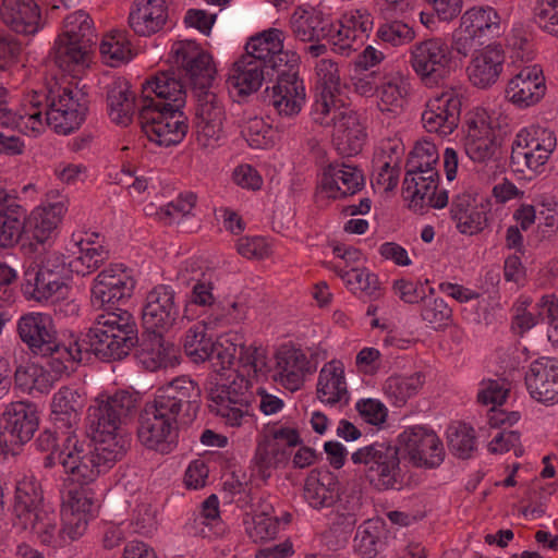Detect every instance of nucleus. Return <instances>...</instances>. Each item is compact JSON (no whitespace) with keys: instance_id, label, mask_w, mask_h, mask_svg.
Returning a JSON list of instances; mask_svg holds the SVG:
<instances>
[{"instance_id":"1","label":"nucleus","mask_w":558,"mask_h":558,"mask_svg":"<svg viewBox=\"0 0 558 558\" xmlns=\"http://www.w3.org/2000/svg\"><path fill=\"white\" fill-rule=\"evenodd\" d=\"M186 92L173 69L158 71L142 84L138 121L150 142L170 147L186 135L187 119L181 110Z\"/></svg>"},{"instance_id":"2","label":"nucleus","mask_w":558,"mask_h":558,"mask_svg":"<svg viewBox=\"0 0 558 558\" xmlns=\"http://www.w3.org/2000/svg\"><path fill=\"white\" fill-rule=\"evenodd\" d=\"M85 104L78 92L70 88L26 94L15 111L2 108L0 122L5 128L17 129L28 136L40 135L47 125L56 133L70 134L77 130L85 116Z\"/></svg>"},{"instance_id":"3","label":"nucleus","mask_w":558,"mask_h":558,"mask_svg":"<svg viewBox=\"0 0 558 558\" xmlns=\"http://www.w3.org/2000/svg\"><path fill=\"white\" fill-rule=\"evenodd\" d=\"M86 421V434L94 445L88 454H84V442L78 439L75 432L66 433L57 445L53 433L49 430L41 433L38 438L43 450L52 448L46 465L52 466L58 463L73 481L85 484L94 482L105 464V405L101 396H98L88 408Z\"/></svg>"},{"instance_id":"4","label":"nucleus","mask_w":558,"mask_h":558,"mask_svg":"<svg viewBox=\"0 0 558 558\" xmlns=\"http://www.w3.org/2000/svg\"><path fill=\"white\" fill-rule=\"evenodd\" d=\"M104 313L97 315L84 339V349L63 347L57 349V355H50L48 368L35 362L17 366L14 373L16 387L28 395L47 393L63 375L74 372L85 355L94 354L101 359L105 337Z\"/></svg>"},{"instance_id":"5","label":"nucleus","mask_w":558,"mask_h":558,"mask_svg":"<svg viewBox=\"0 0 558 558\" xmlns=\"http://www.w3.org/2000/svg\"><path fill=\"white\" fill-rule=\"evenodd\" d=\"M96 43L93 21L83 11L69 14L61 33L54 39L51 57L57 66L74 78H81L92 68L90 46Z\"/></svg>"},{"instance_id":"6","label":"nucleus","mask_w":558,"mask_h":558,"mask_svg":"<svg viewBox=\"0 0 558 558\" xmlns=\"http://www.w3.org/2000/svg\"><path fill=\"white\" fill-rule=\"evenodd\" d=\"M300 57L294 51L281 49L267 60L266 71L277 73L269 102L280 116L291 117L301 111L305 100L303 81L299 78Z\"/></svg>"},{"instance_id":"7","label":"nucleus","mask_w":558,"mask_h":558,"mask_svg":"<svg viewBox=\"0 0 558 558\" xmlns=\"http://www.w3.org/2000/svg\"><path fill=\"white\" fill-rule=\"evenodd\" d=\"M40 416L29 401L9 402L0 416V461L20 453L39 428Z\"/></svg>"},{"instance_id":"8","label":"nucleus","mask_w":558,"mask_h":558,"mask_svg":"<svg viewBox=\"0 0 558 558\" xmlns=\"http://www.w3.org/2000/svg\"><path fill=\"white\" fill-rule=\"evenodd\" d=\"M252 384L243 375L234 374L233 378H222L217 374L215 380L208 381V398L215 403L210 411L236 426L244 415H252V403L256 398L251 390Z\"/></svg>"},{"instance_id":"9","label":"nucleus","mask_w":558,"mask_h":558,"mask_svg":"<svg viewBox=\"0 0 558 558\" xmlns=\"http://www.w3.org/2000/svg\"><path fill=\"white\" fill-rule=\"evenodd\" d=\"M400 449L398 440L375 441L353 452L351 460L369 465L367 477L378 489H396L401 485Z\"/></svg>"},{"instance_id":"10","label":"nucleus","mask_w":558,"mask_h":558,"mask_svg":"<svg viewBox=\"0 0 558 558\" xmlns=\"http://www.w3.org/2000/svg\"><path fill=\"white\" fill-rule=\"evenodd\" d=\"M17 332L21 340L34 352L57 355V349L74 347L84 349L78 336L70 329L61 332L58 341V331L52 317L47 313L29 312L17 320Z\"/></svg>"},{"instance_id":"11","label":"nucleus","mask_w":558,"mask_h":558,"mask_svg":"<svg viewBox=\"0 0 558 558\" xmlns=\"http://www.w3.org/2000/svg\"><path fill=\"white\" fill-rule=\"evenodd\" d=\"M411 65L428 87L438 85L454 71L450 47L440 37L416 43L411 50Z\"/></svg>"},{"instance_id":"12","label":"nucleus","mask_w":558,"mask_h":558,"mask_svg":"<svg viewBox=\"0 0 558 558\" xmlns=\"http://www.w3.org/2000/svg\"><path fill=\"white\" fill-rule=\"evenodd\" d=\"M180 424L179 418L161 409L157 402L146 403L140 418L138 439L146 448L168 454L175 447L174 438Z\"/></svg>"},{"instance_id":"13","label":"nucleus","mask_w":558,"mask_h":558,"mask_svg":"<svg viewBox=\"0 0 558 558\" xmlns=\"http://www.w3.org/2000/svg\"><path fill=\"white\" fill-rule=\"evenodd\" d=\"M202 391L198 384L187 376H180L159 388L154 401L161 409L181 421V425L192 423L201 408Z\"/></svg>"},{"instance_id":"14","label":"nucleus","mask_w":558,"mask_h":558,"mask_svg":"<svg viewBox=\"0 0 558 558\" xmlns=\"http://www.w3.org/2000/svg\"><path fill=\"white\" fill-rule=\"evenodd\" d=\"M171 62L189 76L193 89L210 88L216 74L213 57L190 41H179L172 47Z\"/></svg>"},{"instance_id":"15","label":"nucleus","mask_w":558,"mask_h":558,"mask_svg":"<svg viewBox=\"0 0 558 558\" xmlns=\"http://www.w3.org/2000/svg\"><path fill=\"white\" fill-rule=\"evenodd\" d=\"M398 444L415 466L432 469L444 461L442 442L432 429L412 426L398 436Z\"/></svg>"},{"instance_id":"16","label":"nucleus","mask_w":558,"mask_h":558,"mask_svg":"<svg viewBox=\"0 0 558 558\" xmlns=\"http://www.w3.org/2000/svg\"><path fill=\"white\" fill-rule=\"evenodd\" d=\"M179 314L174 289L168 284H157L146 294L142 311L143 329L167 332Z\"/></svg>"},{"instance_id":"17","label":"nucleus","mask_w":558,"mask_h":558,"mask_svg":"<svg viewBox=\"0 0 558 558\" xmlns=\"http://www.w3.org/2000/svg\"><path fill=\"white\" fill-rule=\"evenodd\" d=\"M99 506L90 489L80 486L69 489L63 496L62 521L72 538H80L88 523L96 517Z\"/></svg>"},{"instance_id":"18","label":"nucleus","mask_w":558,"mask_h":558,"mask_svg":"<svg viewBox=\"0 0 558 558\" xmlns=\"http://www.w3.org/2000/svg\"><path fill=\"white\" fill-rule=\"evenodd\" d=\"M461 112V99L453 92H444L426 104L422 122L427 132L447 135L458 126Z\"/></svg>"},{"instance_id":"19","label":"nucleus","mask_w":558,"mask_h":558,"mask_svg":"<svg viewBox=\"0 0 558 558\" xmlns=\"http://www.w3.org/2000/svg\"><path fill=\"white\" fill-rule=\"evenodd\" d=\"M553 143L543 145L538 138L531 137L526 131H521L512 143L510 167L514 172L519 173H536L539 172L548 160L553 148Z\"/></svg>"},{"instance_id":"20","label":"nucleus","mask_w":558,"mask_h":558,"mask_svg":"<svg viewBox=\"0 0 558 558\" xmlns=\"http://www.w3.org/2000/svg\"><path fill=\"white\" fill-rule=\"evenodd\" d=\"M165 332L143 329L137 350L138 362L146 371L156 372L161 368L174 367L179 359L174 345L167 342Z\"/></svg>"},{"instance_id":"21","label":"nucleus","mask_w":558,"mask_h":558,"mask_svg":"<svg viewBox=\"0 0 558 558\" xmlns=\"http://www.w3.org/2000/svg\"><path fill=\"white\" fill-rule=\"evenodd\" d=\"M524 380L533 399L539 402L558 399V359L542 356L533 361Z\"/></svg>"},{"instance_id":"22","label":"nucleus","mask_w":558,"mask_h":558,"mask_svg":"<svg viewBox=\"0 0 558 558\" xmlns=\"http://www.w3.org/2000/svg\"><path fill=\"white\" fill-rule=\"evenodd\" d=\"M48 508L43 506L40 484L33 474H24L17 481L14 492V525L29 526L31 520L40 515Z\"/></svg>"},{"instance_id":"23","label":"nucleus","mask_w":558,"mask_h":558,"mask_svg":"<svg viewBox=\"0 0 558 558\" xmlns=\"http://www.w3.org/2000/svg\"><path fill=\"white\" fill-rule=\"evenodd\" d=\"M105 236L92 231H77L72 234L69 251L77 255L69 266L83 276L96 270L104 260Z\"/></svg>"},{"instance_id":"24","label":"nucleus","mask_w":558,"mask_h":558,"mask_svg":"<svg viewBox=\"0 0 558 558\" xmlns=\"http://www.w3.org/2000/svg\"><path fill=\"white\" fill-rule=\"evenodd\" d=\"M66 211L68 203L63 199L39 205L25 216V231L37 243H47L57 234Z\"/></svg>"},{"instance_id":"25","label":"nucleus","mask_w":558,"mask_h":558,"mask_svg":"<svg viewBox=\"0 0 558 558\" xmlns=\"http://www.w3.org/2000/svg\"><path fill=\"white\" fill-rule=\"evenodd\" d=\"M303 498L315 510L335 506L340 500L337 476L326 469H313L304 481Z\"/></svg>"},{"instance_id":"26","label":"nucleus","mask_w":558,"mask_h":558,"mask_svg":"<svg viewBox=\"0 0 558 558\" xmlns=\"http://www.w3.org/2000/svg\"><path fill=\"white\" fill-rule=\"evenodd\" d=\"M546 85L539 66H525L508 83L506 97L519 107L538 102L545 95Z\"/></svg>"},{"instance_id":"27","label":"nucleus","mask_w":558,"mask_h":558,"mask_svg":"<svg viewBox=\"0 0 558 558\" xmlns=\"http://www.w3.org/2000/svg\"><path fill=\"white\" fill-rule=\"evenodd\" d=\"M332 142L338 153L342 156H353L361 151L365 132L359 116L352 110L333 112Z\"/></svg>"},{"instance_id":"28","label":"nucleus","mask_w":558,"mask_h":558,"mask_svg":"<svg viewBox=\"0 0 558 558\" xmlns=\"http://www.w3.org/2000/svg\"><path fill=\"white\" fill-rule=\"evenodd\" d=\"M504 62L505 52L500 45H488L475 50L468 66L470 81L480 88L495 84L502 72Z\"/></svg>"},{"instance_id":"29","label":"nucleus","mask_w":558,"mask_h":558,"mask_svg":"<svg viewBox=\"0 0 558 558\" xmlns=\"http://www.w3.org/2000/svg\"><path fill=\"white\" fill-rule=\"evenodd\" d=\"M363 186L364 175L354 166L345 162H331L324 169L322 187L330 192L329 197L343 198L361 191Z\"/></svg>"},{"instance_id":"30","label":"nucleus","mask_w":558,"mask_h":558,"mask_svg":"<svg viewBox=\"0 0 558 558\" xmlns=\"http://www.w3.org/2000/svg\"><path fill=\"white\" fill-rule=\"evenodd\" d=\"M1 19L14 32L34 35L43 27L39 4L34 0H3Z\"/></svg>"},{"instance_id":"31","label":"nucleus","mask_w":558,"mask_h":558,"mask_svg":"<svg viewBox=\"0 0 558 558\" xmlns=\"http://www.w3.org/2000/svg\"><path fill=\"white\" fill-rule=\"evenodd\" d=\"M265 66V63L244 53L233 63L228 82L236 90L239 97H247L259 89L265 75H269Z\"/></svg>"},{"instance_id":"32","label":"nucleus","mask_w":558,"mask_h":558,"mask_svg":"<svg viewBox=\"0 0 558 558\" xmlns=\"http://www.w3.org/2000/svg\"><path fill=\"white\" fill-rule=\"evenodd\" d=\"M135 7L130 13L129 24L140 36L159 32L168 20L165 0H135Z\"/></svg>"},{"instance_id":"33","label":"nucleus","mask_w":558,"mask_h":558,"mask_svg":"<svg viewBox=\"0 0 558 558\" xmlns=\"http://www.w3.org/2000/svg\"><path fill=\"white\" fill-rule=\"evenodd\" d=\"M277 368L283 386L291 390H298L304 383V376L313 372L306 355L300 349L281 347L276 352Z\"/></svg>"},{"instance_id":"34","label":"nucleus","mask_w":558,"mask_h":558,"mask_svg":"<svg viewBox=\"0 0 558 558\" xmlns=\"http://www.w3.org/2000/svg\"><path fill=\"white\" fill-rule=\"evenodd\" d=\"M195 97L198 132L208 138H218L225 119L222 104L209 88L197 90Z\"/></svg>"},{"instance_id":"35","label":"nucleus","mask_w":558,"mask_h":558,"mask_svg":"<svg viewBox=\"0 0 558 558\" xmlns=\"http://www.w3.org/2000/svg\"><path fill=\"white\" fill-rule=\"evenodd\" d=\"M70 279V274L51 277H34L36 299L39 301L45 300L51 303H60L59 311L64 313V315H77L80 311L77 303L74 301L61 303L69 296Z\"/></svg>"},{"instance_id":"36","label":"nucleus","mask_w":558,"mask_h":558,"mask_svg":"<svg viewBox=\"0 0 558 558\" xmlns=\"http://www.w3.org/2000/svg\"><path fill=\"white\" fill-rule=\"evenodd\" d=\"M501 142L484 120L471 121L469 123L468 135L464 142L466 155L476 162L489 160L500 147Z\"/></svg>"},{"instance_id":"37","label":"nucleus","mask_w":558,"mask_h":558,"mask_svg":"<svg viewBox=\"0 0 558 558\" xmlns=\"http://www.w3.org/2000/svg\"><path fill=\"white\" fill-rule=\"evenodd\" d=\"M290 28L293 36L302 43H319L329 37L331 24L320 12L296 8L290 17Z\"/></svg>"},{"instance_id":"38","label":"nucleus","mask_w":558,"mask_h":558,"mask_svg":"<svg viewBox=\"0 0 558 558\" xmlns=\"http://www.w3.org/2000/svg\"><path fill=\"white\" fill-rule=\"evenodd\" d=\"M25 230V209L0 190V246H14Z\"/></svg>"},{"instance_id":"39","label":"nucleus","mask_w":558,"mask_h":558,"mask_svg":"<svg viewBox=\"0 0 558 558\" xmlns=\"http://www.w3.org/2000/svg\"><path fill=\"white\" fill-rule=\"evenodd\" d=\"M84 400L81 393L70 387L58 389L50 401V418L59 427H72L80 421Z\"/></svg>"},{"instance_id":"40","label":"nucleus","mask_w":558,"mask_h":558,"mask_svg":"<svg viewBox=\"0 0 558 558\" xmlns=\"http://www.w3.org/2000/svg\"><path fill=\"white\" fill-rule=\"evenodd\" d=\"M107 105L110 107L109 117L117 125L126 126L132 122L135 96L125 78L116 77L108 86Z\"/></svg>"},{"instance_id":"41","label":"nucleus","mask_w":558,"mask_h":558,"mask_svg":"<svg viewBox=\"0 0 558 558\" xmlns=\"http://www.w3.org/2000/svg\"><path fill=\"white\" fill-rule=\"evenodd\" d=\"M438 158L439 156L435 144L427 141L416 143L405 162L408 175L426 174L425 179L428 180L426 186H434L435 189L436 181H439V173L435 168Z\"/></svg>"},{"instance_id":"42","label":"nucleus","mask_w":558,"mask_h":558,"mask_svg":"<svg viewBox=\"0 0 558 558\" xmlns=\"http://www.w3.org/2000/svg\"><path fill=\"white\" fill-rule=\"evenodd\" d=\"M57 522V514L47 510L41 511L35 520H31L29 526H21L20 529L37 535L39 541L47 546L61 548L76 538L70 537L64 523L63 527L59 529Z\"/></svg>"},{"instance_id":"43","label":"nucleus","mask_w":558,"mask_h":558,"mask_svg":"<svg viewBox=\"0 0 558 558\" xmlns=\"http://www.w3.org/2000/svg\"><path fill=\"white\" fill-rule=\"evenodd\" d=\"M317 397L322 402L335 404L345 397L349 401V392L344 377V369L341 365H325L318 376Z\"/></svg>"},{"instance_id":"44","label":"nucleus","mask_w":558,"mask_h":558,"mask_svg":"<svg viewBox=\"0 0 558 558\" xmlns=\"http://www.w3.org/2000/svg\"><path fill=\"white\" fill-rule=\"evenodd\" d=\"M135 283L132 269L124 264H110L107 268V304L128 302L133 294Z\"/></svg>"},{"instance_id":"45","label":"nucleus","mask_w":558,"mask_h":558,"mask_svg":"<svg viewBox=\"0 0 558 558\" xmlns=\"http://www.w3.org/2000/svg\"><path fill=\"white\" fill-rule=\"evenodd\" d=\"M284 36L279 28L270 27L251 36L245 45V53L260 63L267 64L276 52L283 49Z\"/></svg>"},{"instance_id":"46","label":"nucleus","mask_w":558,"mask_h":558,"mask_svg":"<svg viewBox=\"0 0 558 558\" xmlns=\"http://www.w3.org/2000/svg\"><path fill=\"white\" fill-rule=\"evenodd\" d=\"M214 342L213 337L207 333V325L197 323L186 330L183 349L192 362L204 363L213 361Z\"/></svg>"},{"instance_id":"47","label":"nucleus","mask_w":558,"mask_h":558,"mask_svg":"<svg viewBox=\"0 0 558 558\" xmlns=\"http://www.w3.org/2000/svg\"><path fill=\"white\" fill-rule=\"evenodd\" d=\"M500 19L497 11L490 7L472 8L461 17V24L465 29L477 36H496L499 34Z\"/></svg>"},{"instance_id":"48","label":"nucleus","mask_w":558,"mask_h":558,"mask_svg":"<svg viewBox=\"0 0 558 558\" xmlns=\"http://www.w3.org/2000/svg\"><path fill=\"white\" fill-rule=\"evenodd\" d=\"M135 54L126 31L112 29L107 33V66L118 68L126 64Z\"/></svg>"},{"instance_id":"49","label":"nucleus","mask_w":558,"mask_h":558,"mask_svg":"<svg viewBox=\"0 0 558 558\" xmlns=\"http://www.w3.org/2000/svg\"><path fill=\"white\" fill-rule=\"evenodd\" d=\"M291 451L284 448L280 442L266 436L258 442L255 452V462L258 469L278 468L289 461Z\"/></svg>"},{"instance_id":"50","label":"nucleus","mask_w":558,"mask_h":558,"mask_svg":"<svg viewBox=\"0 0 558 558\" xmlns=\"http://www.w3.org/2000/svg\"><path fill=\"white\" fill-rule=\"evenodd\" d=\"M448 448L450 452L460 458L469 459L475 449L474 429L464 423L448 428Z\"/></svg>"},{"instance_id":"51","label":"nucleus","mask_w":558,"mask_h":558,"mask_svg":"<svg viewBox=\"0 0 558 558\" xmlns=\"http://www.w3.org/2000/svg\"><path fill=\"white\" fill-rule=\"evenodd\" d=\"M242 336L234 332L218 337L214 342L213 360L217 362L214 366L219 365L220 369H229L238 359Z\"/></svg>"},{"instance_id":"52","label":"nucleus","mask_w":558,"mask_h":558,"mask_svg":"<svg viewBox=\"0 0 558 558\" xmlns=\"http://www.w3.org/2000/svg\"><path fill=\"white\" fill-rule=\"evenodd\" d=\"M135 400L126 390H119L107 397V428L114 425L125 426L129 413L134 409Z\"/></svg>"},{"instance_id":"53","label":"nucleus","mask_w":558,"mask_h":558,"mask_svg":"<svg viewBox=\"0 0 558 558\" xmlns=\"http://www.w3.org/2000/svg\"><path fill=\"white\" fill-rule=\"evenodd\" d=\"M424 383V375L415 373L411 376H391L386 381V392L396 398V402L404 403L408 398L417 393Z\"/></svg>"},{"instance_id":"54","label":"nucleus","mask_w":558,"mask_h":558,"mask_svg":"<svg viewBox=\"0 0 558 558\" xmlns=\"http://www.w3.org/2000/svg\"><path fill=\"white\" fill-rule=\"evenodd\" d=\"M110 341L107 343V359L120 361L130 354L132 348L140 342L137 327L133 331L130 329L113 331L109 333Z\"/></svg>"},{"instance_id":"55","label":"nucleus","mask_w":558,"mask_h":558,"mask_svg":"<svg viewBox=\"0 0 558 558\" xmlns=\"http://www.w3.org/2000/svg\"><path fill=\"white\" fill-rule=\"evenodd\" d=\"M132 437L125 426L107 428V463L121 461L131 448Z\"/></svg>"},{"instance_id":"56","label":"nucleus","mask_w":558,"mask_h":558,"mask_svg":"<svg viewBox=\"0 0 558 558\" xmlns=\"http://www.w3.org/2000/svg\"><path fill=\"white\" fill-rule=\"evenodd\" d=\"M70 274L68 264L61 254L57 252H50L43 256L36 268L32 269L27 267L24 275L27 280H32L34 277H51Z\"/></svg>"},{"instance_id":"57","label":"nucleus","mask_w":558,"mask_h":558,"mask_svg":"<svg viewBox=\"0 0 558 558\" xmlns=\"http://www.w3.org/2000/svg\"><path fill=\"white\" fill-rule=\"evenodd\" d=\"M242 134L252 148L266 149L274 146L272 129L266 125L262 119L250 120Z\"/></svg>"},{"instance_id":"58","label":"nucleus","mask_w":558,"mask_h":558,"mask_svg":"<svg viewBox=\"0 0 558 558\" xmlns=\"http://www.w3.org/2000/svg\"><path fill=\"white\" fill-rule=\"evenodd\" d=\"M377 37L392 46H400L412 41L415 37V32L408 24L395 20L380 25L377 31Z\"/></svg>"},{"instance_id":"59","label":"nucleus","mask_w":558,"mask_h":558,"mask_svg":"<svg viewBox=\"0 0 558 558\" xmlns=\"http://www.w3.org/2000/svg\"><path fill=\"white\" fill-rule=\"evenodd\" d=\"M534 21L542 29L558 37V0H537Z\"/></svg>"},{"instance_id":"60","label":"nucleus","mask_w":558,"mask_h":558,"mask_svg":"<svg viewBox=\"0 0 558 558\" xmlns=\"http://www.w3.org/2000/svg\"><path fill=\"white\" fill-rule=\"evenodd\" d=\"M280 523L277 518L268 517L262 512L253 515L252 526H247L246 531L253 542H264L274 539L279 532Z\"/></svg>"},{"instance_id":"61","label":"nucleus","mask_w":558,"mask_h":558,"mask_svg":"<svg viewBox=\"0 0 558 558\" xmlns=\"http://www.w3.org/2000/svg\"><path fill=\"white\" fill-rule=\"evenodd\" d=\"M338 274L352 289L366 292L368 295H373L379 289L377 276L368 272L365 268H352Z\"/></svg>"},{"instance_id":"62","label":"nucleus","mask_w":558,"mask_h":558,"mask_svg":"<svg viewBox=\"0 0 558 558\" xmlns=\"http://www.w3.org/2000/svg\"><path fill=\"white\" fill-rule=\"evenodd\" d=\"M451 308L442 299H434L424 301L421 316L430 327L437 329L447 325V322L451 318Z\"/></svg>"},{"instance_id":"63","label":"nucleus","mask_w":558,"mask_h":558,"mask_svg":"<svg viewBox=\"0 0 558 558\" xmlns=\"http://www.w3.org/2000/svg\"><path fill=\"white\" fill-rule=\"evenodd\" d=\"M120 305L111 302L107 304V338L110 332H120L126 329L133 331L137 327L133 315L128 310L121 308Z\"/></svg>"},{"instance_id":"64","label":"nucleus","mask_w":558,"mask_h":558,"mask_svg":"<svg viewBox=\"0 0 558 558\" xmlns=\"http://www.w3.org/2000/svg\"><path fill=\"white\" fill-rule=\"evenodd\" d=\"M510 449L514 450L517 457L523 454L521 434L518 430H507L505 428L488 444V451L493 454L508 452Z\"/></svg>"}]
</instances>
